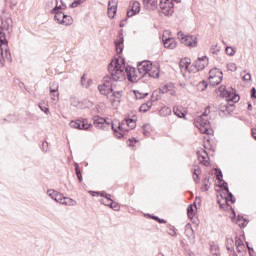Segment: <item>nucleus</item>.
I'll list each match as a JSON object with an SVG mask.
<instances>
[{"label": "nucleus", "instance_id": "f257e3e1", "mask_svg": "<svg viewBox=\"0 0 256 256\" xmlns=\"http://www.w3.org/2000/svg\"><path fill=\"white\" fill-rule=\"evenodd\" d=\"M108 72L110 76H105L104 83L98 86L101 95L106 96L113 93V87H115L113 81H123L125 79V72L123 71V66H121V58H117L108 65Z\"/></svg>", "mask_w": 256, "mask_h": 256}, {"label": "nucleus", "instance_id": "f03ea898", "mask_svg": "<svg viewBox=\"0 0 256 256\" xmlns=\"http://www.w3.org/2000/svg\"><path fill=\"white\" fill-rule=\"evenodd\" d=\"M1 25H0V43H8L7 42V33L11 34L13 31V20L11 19V15L6 13L5 11L0 16Z\"/></svg>", "mask_w": 256, "mask_h": 256}, {"label": "nucleus", "instance_id": "7ed1b4c3", "mask_svg": "<svg viewBox=\"0 0 256 256\" xmlns=\"http://www.w3.org/2000/svg\"><path fill=\"white\" fill-rule=\"evenodd\" d=\"M194 124L203 135H213V128H211V122H209L207 108L201 116H198L194 119Z\"/></svg>", "mask_w": 256, "mask_h": 256}, {"label": "nucleus", "instance_id": "20e7f679", "mask_svg": "<svg viewBox=\"0 0 256 256\" xmlns=\"http://www.w3.org/2000/svg\"><path fill=\"white\" fill-rule=\"evenodd\" d=\"M177 37L186 47H197V36L185 35L183 31H179Z\"/></svg>", "mask_w": 256, "mask_h": 256}, {"label": "nucleus", "instance_id": "39448f33", "mask_svg": "<svg viewBox=\"0 0 256 256\" xmlns=\"http://www.w3.org/2000/svg\"><path fill=\"white\" fill-rule=\"evenodd\" d=\"M208 79L212 87H217L223 81V72L217 68H213L209 71Z\"/></svg>", "mask_w": 256, "mask_h": 256}, {"label": "nucleus", "instance_id": "423d86ee", "mask_svg": "<svg viewBox=\"0 0 256 256\" xmlns=\"http://www.w3.org/2000/svg\"><path fill=\"white\" fill-rule=\"evenodd\" d=\"M173 0H160V9L166 17L175 13V4Z\"/></svg>", "mask_w": 256, "mask_h": 256}, {"label": "nucleus", "instance_id": "0eeeda50", "mask_svg": "<svg viewBox=\"0 0 256 256\" xmlns=\"http://www.w3.org/2000/svg\"><path fill=\"white\" fill-rule=\"evenodd\" d=\"M8 43L0 42V67H4L7 61H11V51L7 48Z\"/></svg>", "mask_w": 256, "mask_h": 256}, {"label": "nucleus", "instance_id": "6e6552de", "mask_svg": "<svg viewBox=\"0 0 256 256\" xmlns=\"http://www.w3.org/2000/svg\"><path fill=\"white\" fill-rule=\"evenodd\" d=\"M126 75L130 83H138L141 81V79H143L142 75L138 71V68L135 69L133 67H126Z\"/></svg>", "mask_w": 256, "mask_h": 256}, {"label": "nucleus", "instance_id": "1a4fd4ad", "mask_svg": "<svg viewBox=\"0 0 256 256\" xmlns=\"http://www.w3.org/2000/svg\"><path fill=\"white\" fill-rule=\"evenodd\" d=\"M137 69H138V73L142 75V78L146 77L149 71L153 69V63H151V61L138 62Z\"/></svg>", "mask_w": 256, "mask_h": 256}, {"label": "nucleus", "instance_id": "9d476101", "mask_svg": "<svg viewBox=\"0 0 256 256\" xmlns=\"http://www.w3.org/2000/svg\"><path fill=\"white\" fill-rule=\"evenodd\" d=\"M125 122L118 123L117 128H115V124L111 123L112 130L114 131V135L118 137V139H121V137L125 136V131H129V129L124 128Z\"/></svg>", "mask_w": 256, "mask_h": 256}, {"label": "nucleus", "instance_id": "9b49d317", "mask_svg": "<svg viewBox=\"0 0 256 256\" xmlns=\"http://www.w3.org/2000/svg\"><path fill=\"white\" fill-rule=\"evenodd\" d=\"M93 123L97 129H105L111 125V123L107 122V119L98 115L93 117Z\"/></svg>", "mask_w": 256, "mask_h": 256}, {"label": "nucleus", "instance_id": "f8f14e48", "mask_svg": "<svg viewBox=\"0 0 256 256\" xmlns=\"http://www.w3.org/2000/svg\"><path fill=\"white\" fill-rule=\"evenodd\" d=\"M209 63V58L207 56H204L202 58H198L197 61L194 63V73H197L199 71H203L205 69V66Z\"/></svg>", "mask_w": 256, "mask_h": 256}, {"label": "nucleus", "instance_id": "ddd939ff", "mask_svg": "<svg viewBox=\"0 0 256 256\" xmlns=\"http://www.w3.org/2000/svg\"><path fill=\"white\" fill-rule=\"evenodd\" d=\"M130 9L127 11V17H135L141 11V4L138 1L130 3Z\"/></svg>", "mask_w": 256, "mask_h": 256}, {"label": "nucleus", "instance_id": "4468645a", "mask_svg": "<svg viewBox=\"0 0 256 256\" xmlns=\"http://www.w3.org/2000/svg\"><path fill=\"white\" fill-rule=\"evenodd\" d=\"M223 97H225L228 101H232L233 103H237L240 99L239 94H237L233 88L227 89Z\"/></svg>", "mask_w": 256, "mask_h": 256}, {"label": "nucleus", "instance_id": "2eb2a0df", "mask_svg": "<svg viewBox=\"0 0 256 256\" xmlns=\"http://www.w3.org/2000/svg\"><path fill=\"white\" fill-rule=\"evenodd\" d=\"M185 235L188 237L190 243L194 245L195 243V231L193 230V226L191 224H186L185 226Z\"/></svg>", "mask_w": 256, "mask_h": 256}, {"label": "nucleus", "instance_id": "dca6fc26", "mask_svg": "<svg viewBox=\"0 0 256 256\" xmlns=\"http://www.w3.org/2000/svg\"><path fill=\"white\" fill-rule=\"evenodd\" d=\"M142 1L147 11H156V9L159 7V3L157 2V0H142Z\"/></svg>", "mask_w": 256, "mask_h": 256}, {"label": "nucleus", "instance_id": "f3484780", "mask_svg": "<svg viewBox=\"0 0 256 256\" xmlns=\"http://www.w3.org/2000/svg\"><path fill=\"white\" fill-rule=\"evenodd\" d=\"M115 47H116V52L118 54L123 53V48H124V44L125 43V39L123 38V34H119L118 35V39L115 40Z\"/></svg>", "mask_w": 256, "mask_h": 256}, {"label": "nucleus", "instance_id": "a211bd4d", "mask_svg": "<svg viewBox=\"0 0 256 256\" xmlns=\"http://www.w3.org/2000/svg\"><path fill=\"white\" fill-rule=\"evenodd\" d=\"M50 97L52 101H59V85L53 84L50 86Z\"/></svg>", "mask_w": 256, "mask_h": 256}, {"label": "nucleus", "instance_id": "6ab92c4d", "mask_svg": "<svg viewBox=\"0 0 256 256\" xmlns=\"http://www.w3.org/2000/svg\"><path fill=\"white\" fill-rule=\"evenodd\" d=\"M189 65H191V59L184 58L180 60L179 67L181 73H187V71H189Z\"/></svg>", "mask_w": 256, "mask_h": 256}, {"label": "nucleus", "instance_id": "aec40b11", "mask_svg": "<svg viewBox=\"0 0 256 256\" xmlns=\"http://www.w3.org/2000/svg\"><path fill=\"white\" fill-rule=\"evenodd\" d=\"M163 43L166 49H175V47H177V41H175V38L163 39Z\"/></svg>", "mask_w": 256, "mask_h": 256}, {"label": "nucleus", "instance_id": "412c9836", "mask_svg": "<svg viewBox=\"0 0 256 256\" xmlns=\"http://www.w3.org/2000/svg\"><path fill=\"white\" fill-rule=\"evenodd\" d=\"M209 189H211V181L208 176H205L202 180L201 191H208Z\"/></svg>", "mask_w": 256, "mask_h": 256}, {"label": "nucleus", "instance_id": "4be33fe9", "mask_svg": "<svg viewBox=\"0 0 256 256\" xmlns=\"http://www.w3.org/2000/svg\"><path fill=\"white\" fill-rule=\"evenodd\" d=\"M54 14V20L57 21L59 25H62L63 19H65V13H63L62 11H57L54 12Z\"/></svg>", "mask_w": 256, "mask_h": 256}, {"label": "nucleus", "instance_id": "5701e85b", "mask_svg": "<svg viewBox=\"0 0 256 256\" xmlns=\"http://www.w3.org/2000/svg\"><path fill=\"white\" fill-rule=\"evenodd\" d=\"M237 223H238L239 227H241L242 229H245V226L249 224V220H247L246 218H244L241 215H238Z\"/></svg>", "mask_w": 256, "mask_h": 256}, {"label": "nucleus", "instance_id": "b1692460", "mask_svg": "<svg viewBox=\"0 0 256 256\" xmlns=\"http://www.w3.org/2000/svg\"><path fill=\"white\" fill-rule=\"evenodd\" d=\"M61 25H64L65 27H69V26L73 25V17H71L67 14H64V18L62 20Z\"/></svg>", "mask_w": 256, "mask_h": 256}, {"label": "nucleus", "instance_id": "393cba45", "mask_svg": "<svg viewBox=\"0 0 256 256\" xmlns=\"http://www.w3.org/2000/svg\"><path fill=\"white\" fill-rule=\"evenodd\" d=\"M91 127H93V124L89 123V120H87V119H82L81 120L80 130L87 131V130L91 129Z\"/></svg>", "mask_w": 256, "mask_h": 256}, {"label": "nucleus", "instance_id": "a878e982", "mask_svg": "<svg viewBox=\"0 0 256 256\" xmlns=\"http://www.w3.org/2000/svg\"><path fill=\"white\" fill-rule=\"evenodd\" d=\"M92 84H93V80L92 79L86 80L85 74L81 77V85L82 87H85V89H89Z\"/></svg>", "mask_w": 256, "mask_h": 256}, {"label": "nucleus", "instance_id": "bb28decb", "mask_svg": "<svg viewBox=\"0 0 256 256\" xmlns=\"http://www.w3.org/2000/svg\"><path fill=\"white\" fill-rule=\"evenodd\" d=\"M173 113L176 115V117H179L180 119H185V112L181 111L179 106L173 107Z\"/></svg>", "mask_w": 256, "mask_h": 256}, {"label": "nucleus", "instance_id": "cd10ccee", "mask_svg": "<svg viewBox=\"0 0 256 256\" xmlns=\"http://www.w3.org/2000/svg\"><path fill=\"white\" fill-rule=\"evenodd\" d=\"M122 123H124V125H127V127H129L130 129H135V127H137L135 120L131 118H126Z\"/></svg>", "mask_w": 256, "mask_h": 256}, {"label": "nucleus", "instance_id": "c85d7f7f", "mask_svg": "<svg viewBox=\"0 0 256 256\" xmlns=\"http://www.w3.org/2000/svg\"><path fill=\"white\" fill-rule=\"evenodd\" d=\"M161 95H163L161 89L155 90L151 95L152 101H159V99H161Z\"/></svg>", "mask_w": 256, "mask_h": 256}, {"label": "nucleus", "instance_id": "c756f323", "mask_svg": "<svg viewBox=\"0 0 256 256\" xmlns=\"http://www.w3.org/2000/svg\"><path fill=\"white\" fill-rule=\"evenodd\" d=\"M159 115H161V117H167L168 115H171V109L167 106H164L160 109Z\"/></svg>", "mask_w": 256, "mask_h": 256}, {"label": "nucleus", "instance_id": "7c9ffc66", "mask_svg": "<svg viewBox=\"0 0 256 256\" xmlns=\"http://www.w3.org/2000/svg\"><path fill=\"white\" fill-rule=\"evenodd\" d=\"M234 243L235 242H234L233 238H227V240H226L227 251H230V252L235 251V248L233 247Z\"/></svg>", "mask_w": 256, "mask_h": 256}, {"label": "nucleus", "instance_id": "2f4dec72", "mask_svg": "<svg viewBox=\"0 0 256 256\" xmlns=\"http://www.w3.org/2000/svg\"><path fill=\"white\" fill-rule=\"evenodd\" d=\"M74 166L76 177L78 178L79 183H82L83 175L81 174V169H79V164L75 163Z\"/></svg>", "mask_w": 256, "mask_h": 256}, {"label": "nucleus", "instance_id": "473e14b6", "mask_svg": "<svg viewBox=\"0 0 256 256\" xmlns=\"http://www.w3.org/2000/svg\"><path fill=\"white\" fill-rule=\"evenodd\" d=\"M62 205H68L69 207H73L77 205V202L69 197H64Z\"/></svg>", "mask_w": 256, "mask_h": 256}, {"label": "nucleus", "instance_id": "72a5a7b5", "mask_svg": "<svg viewBox=\"0 0 256 256\" xmlns=\"http://www.w3.org/2000/svg\"><path fill=\"white\" fill-rule=\"evenodd\" d=\"M115 15H117V8L108 6V17H109V19H115Z\"/></svg>", "mask_w": 256, "mask_h": 256}, {"label": "nucleus", "instance_id": "f704fd0d", "mask_svg": "<svg viewBox=\"0 0 256 256\" xmlns=\"http://www.w3.org/2000/svg\"><path fill=\"white\" fill-rule=\"evenodd\" d=\"M70 127H72V129H79V130H81V119L72 120L70 122Z\"/></svg>", "mask_w": 256, "mask_h": 256}, {"label": "nucleus", "instance_id": "c9c22d12", "mask_svg": "<svg viewBox=\"0 0 256 256\" xmlns=\"http://www.w3.org/2000/svg\"><path fill=\"white\" fill-rule=\"evenodd\" d=\"M210 251L212 253V255H215V256H221V252L219 250V246L218 245H211L210 246Z\"/></svg>", "mask_w": 256, "mask_h": 256}, {"label": "nucleus", "instance_id": "e433bc0d", "mask_svg": "<svg viewBox=\"0 0 256 256\" xmlns=\"http://www.w3.org/2000/svg\"><path fill=\"white\" fill-rule=\"evenodd\" d=\"M160 90L162 91V95H165V93H169L173 95L175 93V91H173V89H171V86L169 85H164L162 88H160Z\"/></svg>", "mask_w": 256, "mask_h": 256}, {"label": "nucleus", "instance_id": "4c0bfd02", "mask_svg": "<svg viewBox=\"0 0 256 256\" xmlns=\"http://www.w3.org/2000/svg\"><path fill=\"white\" fill-rule=\"evenodd\" d=\"M215 175H216V179L218 180V183L223 182V172L221 171L220 168L215 169Z\"/></svg>", "mask_w": 256, "mask_h": 256}, {"label": "nucleus", "instance_id": "58836bf2", "mask_svg": "<svg viewBox=\"0 0 256 256\" xmlns=\"http://www.w3.org/2000/svg\"><path fill=\"white\" fill-rule=\"evenodd\" d=\"M142 129H143V135H145V137H149V135H151V125L145 124L143 125Z\"/></svg>", "mask_w": 256, "mask_h": 256}, {"label": "nucleus", "instance_id": "ea45409f", "mask_svg": "<svg viewBox=\"0 0 256 256\" xmlns=\"http://www.w3.org/2000/svg\"><path fill=\"white\" fill-rule=\"evenodd\" d=\"M108 207H110V209H113V211H119L121 209V206L119 205V203L113 200L110 201V204H108Z\"/></svg>", "mask_w": 256, "mask_h": 256}, {"label": "nucleus", "instance_id": "a19ab883", "mask_svg": "<svg viewBox=\"0 0 256 256\" xmlns=\"http://www.w3.org/2000/svg\"><path fill=\"white\" fill-rule=\"evenodd\" d=\"M64 200H65V196L61 192H57L54 201H56V203H61V205H63Z\"/></svg>", "mask_w": 256, "mask_h": 256}, {"label": "nucleus", "instance_id": "79ce46f5", "mask_svg": "<svg viewBox=\"0 0 256 256\" xmlns=\"http://www.w3.org/2000/svg\"><path fill=\"white\" fill-rule=\"evenodd\" d=\"M147 75L153 77V79H157V77H159V69L153 70V68H151Z\"/></svg>", "mask_w": 256, "mask_h": 256}, {"label": "nucleus", "instance_id": "37998d69", "mask_svg": "<svg viewBox=\"0 0 256 256\" xmlns=\"http://www.w3.org/2000/svg\"><path fill=\"white\" fill-rule=\"evenodd\" d=\"M225 51H226V54H228L230 57H233V55H235V53H237V50L230 46H227Z\"/></svg>", "mask_w": 256, "mask_h": 256}, {"label": "nucleus", "instance_id": "c03bdc74", "mask_svg": "<svg viewBox=\"0 0 256 256\" xmlns=\"http://www.w3.org/2000/svg\"><path fill=\"white\" fill-rule=\"evenodd\" d=\"M112 93V97H114L115 99H121V95H122V91L121 90H116L115 91V85L113 87V92Z\"/></svg>", "mask_w": 256, "mask_h": 256}, {"label": "nucleus", "instance_id": "a18cd8bd", "mask_svg": "<svg viewBox=\"0 0 256 256\" xmlns=\"http://www.w3.org/2000/svg\"><path fill=\"white\" fill-rule=\"evenodd\" d=\"M134 95L136 97V99H145V97H147L149 95V93H141L138 90L134 91Z\"/></svg>", "mask_w": 256, "mask_h": 256}, {"label": "nucleus", "instance_id": "49530a36", "mask_svg": "<svg viewBox=\"0 0 256 256\" xmlns=\"http://www.w3.org/2000/svg\"><path fill=\"white\" fill-rule=\"evenodd\" d=\"M208 85H209V84H207V83L205 82V80H203L202 82H200V83L198 84V91H205V89H207Z\"/></svg>", "mask_w": 256, "mask_h": 256}, {"label": "nucleus", "instance_id": "de8ad7c7", "mask_svg": "<svg viewBox=\"0 0 256 256\" xmlns=\"http://www.w3.org/2000/svg\"><path fill=\"white\" fill-rule=\"evenodd\" d=\"M57 191L53 190V189H49L47 191V195L48 197H50L51 199H53L55 201V197H57Z\"/></svg>", "mask_w": 256, "mask_h": 256}, {"label": "nucleus", "instance_id": "09e8293b", "mask_svg": "<svg viewBox=\"0 0 256 256\" xmlns=\"http://www.w3.org/2000/svg\"><path fill=\"white\" fill-rule=\"evenodd\" d=\"M197 156H198V159H202L201 163L204 162L205 167H207V165H209V162L207 160H205L206 159L205 155H201L200 151L197 152Z\"/></svg>", "mask_w": 256, "mask_h": 256}, {"label": "nucleus", "instance_id": "8fccbe9b", "mask_svg": "<svg viewBox=\"0 0 256 256\" xmlns=\"http://www.w3.org/2000/svg\"><path fill=\"white\" fill-rule=\"evenodd\" d=\"M149 217H151V219H154V221H157V223H160V224H165V223H167V221H166L165 219H161V218H159L158 216L149 215Z\"/></svg>", "mask_w": 256, "mask_h": 256}, {"label": "nucleus", "instance_id": "3c124183", "mask_svg": "<svg viewBox=\"0 0 256 256\" xmlns=\"http://www.w3.org/2000/svg\"><path fill=\"white\" fill-rule=\"evenodd\" d=\"M219 187L225 191H229V184H227V182L223 179L222 182H219Z\"/></svg>", "mask_w": 256, "mask_h": 256}, {"label": "nucleus", "instance_id": "603ef678", "mask_svg": "<svg viewBox=\"0 0 256 256\" xmlns=\"http://www.w3.org/2000/svg\"><path fill=\"white\" fill-rule=\"evenodd\" d=\"M42 151L44 153H49V142L48 141H44L42 142V147H41Z\"/></svg>", "mask_w": 256, "mask_h": 256}, {"label": "nucleus", "instance_id": "864d4df0", "mask_svg": "<svg viewBox=\"0 0 256 256\" xmlns=\"http://www.w3.org/2000/svg\"><path fill=\"white\" fill-rule=\"evenodd\" d=\"M83 1H85V0H74V2H72L70 4L71 9H75V7H79V5H81V3H83Z\"/></svg>", "mask_w": 256, "mask_h": 256}, {"label": "nucleus", "instance_id": "5fc2aeb1", "mask_svg": "<svg viewBox=\"0 0 256 256\" xmlns=\"http://www.w3.org/2000/svg\"><path fill=\"white\" fill-rule=\"evenodd\" d=\"M218 92L220 93L221 97H224L225 93H227V87L226 86H220L218 88Z\"/></svg>", "mask_w": 256, "mask_h": 256}, {"label": "nucleus", "instance_id": "6e6d98bb", "mask_svg": "<svg viewBox=\"0 0 256 256\" xmlns=\"http://www.w3.org/2000/svg\"><path fill=\"white\" fill-rule=\"evenodd\" d=\"M118 5H119V0H109L108 2V7L117 8Z\"/></svg>", "mask_w": 256, "mask_h": 256}, {"label": "nucleus", "instance_id": "4d7b16f0", "mask_svg": "<svg viewBox=\"0 0 256 256\" xmlns=\"http://www.w3.org/2000/svg\"><path fill=\"white\" fill-rule=\"evenodd\" d=\"M193 175H201V166L199 165L194 166Z\"/></svg>", "mask_w": 256, "mask_h": 256}, {"label": "nucleus", "instance_id": "13d9d810", "mask_svg": "<svg viewBox=\"0 0 256 256\" xmlns=\"http://www.w3.org/2000/svg\"><path fill=\"white\" fill-rule=\"evenodd\" d=\"M227 68L229 71H237V64L236 63H230L227 65Z\"/></svg>", "mask_w": 256, "mask_h": 256}, {"label": "nucleus", "instance_id": "bf43d9fd", "mask_svg": "<svg viewBox=\"0 0 256 256\" xmlns=\"http://www.w3.org/2000/svg\"><path fill=\"white\" fill-rule=\"evenodd\" d=\"M246 247L250 256L255 255V250H253V248L249 246V242H246Z\"/></svg>", "mask_w": 256, "mask_h": 256}, {"label": "nucleus", "instance_id": "052dcab7", "mask_svg": "<svg viewBox=\"0 0 256 256\" xmlns=\"http://www.w3.org/2000/svg\"><path fill=\"white\" fill-rule=\"evenodd\" d=\"M193 211H194V209H193V204H191V205L188 207V209H187V215H188V217H193Z\"/></svg>", "mask_w": 256, "mask_h": 256}, {"label": "nucleus", "instance_id": "680f3d73", "mask_svg": "<svg viewBox=\"0 0 256 256\" xmlns=\"http://www.w3.org/2000/svg\"><path fill=\"white\" fill-rule=\"evenodd\" d=\"M243 81H251V73H246L242 76Z\"/></svg>", "mask_w": 256, "mask_h": 256}, {"label": "nucleus", "instance_id": "e2e57ef3", "mask_svg": "<svg viewBox=\"0 0 256 256\" xmlns=\"http://www.w3.org/2000/svg\"><path fill=\"white\" fill-rule=\"evenodd\" d=\"M226 193H227V195H228V197H229L231 203H235V197L233 196V193H231V192L229 191V188H228V191H226Z\"/></svg>", "mask_w": 256, "mask_h": 256}, {"label": "nucleus", "instance_id": "0e129e2a", "mask_svg": "<svg viewBox=\"0 0 256 256\" xmlns=\"http://www.w3.org/2000/svg\"><path fill=\"white\" fill-rule=\"evenodd\" d=\"M236 249H237L238 253H243V251H245V244H240V245L236 246Z\"/></svg>", "mask_w": 256, "mask_h": 256}, {"label": "nucleus", "instance_id": "69168bd1", "mask_svg": "<svg viewBox=\"0 0 256 256\" xmlns=\"http://www.w3.org/2000/svg\"><path fill=\"white\" fill-rule=\"evenodd\" d=\"M39 108H40L41 111H43V113H45L46 115L49 114V108H48L47 106L39 105Z\"/></svg>", "mask_w": 256, "mask_h": 256}, {"label": "nucleus", "instance_id": "338daca9", "mask_svg": "<svg viewBox=\"0 0 256 256\" xmlns=\"http://www.w3.org/2000/svg\"><path fill=\"white\" fill-rule=\"evenodd\" d=\"M140 111L142 113H147V111H149V109H148V107L146 106L145 103L140 106Z\"/></svg>", "mask_w": 256, "mask_h": 256}, {"label": "nucleus", "instance_id": "774afa93", "mask_svg": "<svg viewBox=\"0 0 256 256\" xmlns=\"http://www.w3.org/2000/svg\"><path fill=\"white\" fill-rule=\"evenodd\" d=\"M251 98H252V99H256V89H255V87H253V88L251 89Z\"/></svg>", "mask_w": 256, "mask_h": 256}]
</instances>
